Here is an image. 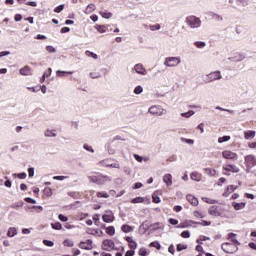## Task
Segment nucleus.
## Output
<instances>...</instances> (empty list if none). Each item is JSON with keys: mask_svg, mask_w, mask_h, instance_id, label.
<instances>
[{"mask_svg": "<svg viewBox=\"0 0 256 256\" xmlns=\"http://www.w3.org/2000/svg\"><path fill=\"white\" fill-rule=\"evenodd\" d=\"M93 11H95V4H89L85 9L86 15H90Z\"/></svg>", "mask_w": 256, "mask_h": 256, "instance_id": "27", "label": "nucleus"}, {"mask_svg": "<svg viewBox=\"0 0 256 256\" xmlns=\"http://www.w3.org/2000/svg\"><path fill=\"white\" fill-rule=\"evenodd\" d=\"M181 237H183V239H189V237H191V233H189V231H183L181 233Z\"/></svg>", "mask_w": 256, "mask_h": 256, "instance_id": "57", "label": "nucleus"}, {"mask_svg": "<svg viewBox=\"0 0 256 256\" xmlns=\"http://www.w3.org/2000/svg\"><path fill=\"white\" fill-rule=\"evenodd\" d=\"M181 141H183V143H187L188 145H193L195 143L193 139H187V138H182Z\"/></svg>", "mask_w": 256, "mask_h": 256, "instance_id": "55", "label": "nucleus"}, {"mask_svg": "<svg viewBox=\"0 0 256 256\" xmlns=\"http://www.w3.org/2000/svg\"><path fill=\"white\" fill-rule=\"evenodd\" d=\"M90 183H99V176H88Z\"/></svg>", "mask_w": 256, "mask_h": 256, "instance_id": "39", "label": "nucleus"}, {"mask_svg": "<svg viewBox=\"0 0 256 256\" xmlns=\"http://www.w3.org/2000/svg\"><path fill=\"white\" fill-rule=\"evenodd\" d=\"M63 9H65V5L61 4L54 9V13H61V11H63Z\"/></svg>", "mask_w": 256, "mask_h": 256, "instance_id": "50", "label": "nucleus"}, {"mask_svg": "<svg viewBox=\"0 0 256 256\" xmlns=\"http://www.w3.org/2000/svg\"><path fill=\"white\" fill-rule=\"evenodd\" d=\"M80 249H85L86 251H91L93 249V240H87L86 242L79 243Z\"/></svg>", "mask_w": 256, "mask_h": 256, "instance_id": "13", "label": "nucleus"}, {"mask_svg": "<svg viewBox=\"0 0 256 256\" xmlns=\"http://www.w3.org/2000/svg\"><path fill=\"white\" fill-rule=\"evenodd\" d=\"M190 179H192V181H201V174H199V172H193L190 174Z\"/></svg>", "mask_w": 256, "mask_h": 256, "instance_id": "23", "label": "nucleus"}, {"mask_svg": "<svg viewBox=\"0 0 256 256\" xmlns=\"http://www.w3.org/2000/svg\"><path fill=\"white\" fill-rule=\"evenodd\" d=\"M97 197L108 199L109 194L107 192H98Z\"/></svg>", "mask_w": 256, "mask_h": 256, "instance_id": "46", "label": "nucleus"}, {"mask_svg": "<svg viewBox=\"0 0 256 256\" xmlns=\"http://www.w3.org/2000/svg\"><path fill=\"white\" fill-rule=\"evenodd\" d=\"M101 17H103V19H111V17H113V13L111 12H100Z\"/></svg>", "mask_w": 256, "mask_h": 256, "instance_id": "31", "label": "nucleus"}, {"mask_svg": "<svg viewBox=\"0 0 256 256\" xmlns=\"http://www.w3.org/2000/svg\"><path fill=\"white\" fill-rule=\"evenodd\" d=\"M110 181H113V178L111 176L107 175H98V185H105V183H109Z\"/></svg>", "mask_w": 256, "mask_h": 256, "instance_id": "14", "label": "nucleus"}, {"mask_svg": "<svg viewBox=\"0 0 256 256\" xmlns=\"http://www.w3.org/2000/svg\"><path fill=\"white\" fill-rule=\"evenodd\" d=\"M236 189H237V186L229 185V186L227 187V189L224 191L223 197H229V195H230L231 193H233V191H236Z\"/></svg>", "mask_w": 256, "mask_h": 256, "instance_id": "20", "label": "nucleus"}, {"mask_svg": "<svg viewBox=\"0 0 256 256\" xmlns=\"http://www.w3.org/2000/svg\"><path fill=\"white\" fill-rule=\"evenodd\" d=\"M163 182L167 187H171V185H173V176L171 174L164 175Z\"/></svg>", "mask_w": 256, "mask_h": 256, "instance_id": "16", "label": "nucleus"}, {"mask_svg": "<svg viewBox=\"0 0 256 256\" xmlns=\"http://www.w3.org/2000/svg\"><path fill=\"white\" fill-rule=\"evenodd\" d=\"M54 181H65V179H69V176H54Z\"/></svg>", "mask_w": 256, "mask_h": 256, "instance_id": "45", "label": "nucleus"}, {"mask_svg": "<svg viewBox=\"0 0 256 256\" xmlns=\"http://www.w3.org/2000/svg\"><path fill=\"white\" fill-rule=\"evenodd\" d=\"M187 201H189L193 207H197V205H199V199L191 194L187 195Z\"/></svg>", "mask_w": 256, "mask_h": 256, "instance_id": "18", "label": "nucleus"}, {"mask_svg": "<svg viewBox=\"0 0 256 256\" xmlns=\"http://www.w3.org/2000/svg\"><path fill=\"white\" fill-rule=\"evenodd\" d=\"M45 137H57V131L48 129L44 133Z\"/></svg>", "mask_w": 256, "mask_h": 256, "instance_id": "26", "label": "nucleus"}, {"mask_svg": "<svg viewBox=\"0 0 256 256\" xmlns=\"http://www.w3.org/2000/svg\"><path fill=\"white\" fill-rule=\"evenodd\" d=\"M215 109H216L217 111H227V113H231V114L235 113V110L225 109V108H222V107H220V106H216Z\"/></svg>", "mask_w": 256, "mask_h": 256, "instance_id": "42", "label": "nucleus"}, {"mask_svg": "<svg viewBox=\"0 0 256 256\" xmlns=\"http://www.w3.org/2000/svg\"><path fill=\"white\" fill-rule=\"evenodd\" d=\"M161 29V25L155 24V25H150V31H159Z\"/></svg>", "mask_w": 256, "mask_h": 256, "instance_id": "53", "label": "nucleus"}, {"mask_svg": "<svg viewBox=\"0 0 256 256\" xmlns=\"http://www.w3.org/2000/svg\"><path fill=\"white\" fill-rule=\"evenodd\" d=\"M221 249L224 251V253H228V254L237 253V251L239 250L237 245L229 242L223 243L221 246Z\"/></svg>", "mask_w": 256, "mask_h": 256, "instance_id": "5", "label": "nucleus"}, {"mask_svg": "<svg viewBox=\"0 0 256 256\" xmlns=\"http://www.w3.org/2000/svg\"><path fill=\"white\" fill-rule=\"evenodd\" d=\"M183 249H187V245L178 244L177 247H176V251H178V252L183 251Z\"/></svg>", "mask_w": 256, "mask_h": 256, "instance_id": "56", "label": "nucleus"}, {"mask_svg": "<svg viewBox=\"0 0 256 256\" xmlns=\"http://www.w3.org/2000/svg\"><path fill=\"white\" fill-rule=\"evenodd\" d=\"M106 233L108 235H111V237H113V235H115V227H113V226L107 227L106 228Z\"/></svg>", "mask_w": 256, "mask_h": 256, "instance_id": "36", "label": "nucleus"}, {"mask_svg": "<svg viewBox=\"0 0 256 256\" xmlns=\"http://www.w3.org/2000/svg\"><path fill=\"white\" fill-rule=\"evenodd\" d=\"M135 255V251L134 250H128L126 253H125V256H133Z\"/></svg>", "mask_w": 256, "mask_h": 256, "instance_id": "64", "label": "nucleus"}, {"mask_svg": "<svg viewBox=\"0 0 256 256\" xmlns=\"http://www.w3.org/2000/svg\"><path fill=\"white\" fill-rule=\"evenodd\" d=\"M224 171H230L231 173H239L240 169L235 164H227L226 166H223Z\"/></svg>", "mask_w": 256, "mask_h": 256, "instance_id": "15", "label": "nucleus"}, {"mask_svg": "<svg viewBox=\"0 0 256 256\" xmlns=\"http://www.w3.org/2000/svg\"><path fill=\"white\" fill-rule=\"evenodd\" d=\"M145 201V198L143 197H136L132 199L131 203L137 204V203H143Z\"/></svg>", "mask_w": 256, "mask_h": 256, "instance_id": "40", "label": "nucleus"}, {"mask_svg": "<svg viewBox=\"0 0 256 256\" xmlns=\"http://www.w3.org/2000/svg\"><path fill=\"white\" fill-rule=\"evenodd\" d=\"M204 173L206 175H210V177H215V175H217V171L215 169H211V168H205Z\"/></svg>", "mask_w": 256, "mask_h": 256, "instance_id": "25", "label": "nucleus"}, {"mask_svg": "<svg viewBox=\"0 0 256 256\" xmlns=\"http://www.w3.org/2000/svg\"><path fill=\"white\" fill-rule=\"evenodd\" d=\"M244 163L246 166V171L249 173L253 167H256V156L253 154L244 157Z\"/></svg>", "mask_w": 256, "mask_h": 256, "instance_id": "3", "label": "nucleus"}, {"mask_svg": "<svg viewBox=\"0 0 256 256\" xmlns=\"http://www.w3.org/2000/svg\"><path fill=\"white\" fill-rule=\"evenodd\" d=\"M195 115V111L189 110L188 112L181 113V117H185L186 119H189V117H193Z\"/></svg>", "mask_w": 256, "mask_h": 256, "instance_id": "29", "label": "nucleus"}, {"mask_svg": "<svg viewBox=\"0 0 256 256\" xmlns=\"http://www.w3.org/2000/svg\"><path fill=\"white\" fill-rule=\"evenodd\" d=\"M256 135V132L253 130H247L244 132V139H246L247 141L254 139Z\"/></svg>", "mask_w": 256, "mask_h": 256, "instance_id": "19", "label": "nucleus"}, {"mask_svg": "<svg viewBox=\"0 0 256 256\" xmlns=\"http://www.w3.org/2000/svg\"><path fill=\"white\" fill-rule=\"evenodd\" d=\"M134 93H135V95H141V93H143V87L142 86H137L134 89Z\"/></svg>", "mask_w": 256, "mask_h": 256, "instance_id": "47", "label": "nucleus"}, {"mask_svg": "<svg viewBox=\"0 0 256 256\" xmlns=\"http://www.w3.org/2000/svg\"><path fill=\"white\" fill-rule=\"evenodd\" d=\"M56 75H57L58 77H65V75H73V72H71V71H61V70H58V71L56 72Z\"/></svg>", "mask_w": 256, "mask_h": 256, "instance_id": "28", "label": "nucleus"}, {"mask_svg": "<svg viewBox=\"0 0 256 256\" xmlns=\"http://www.w3.org/2000/svg\"><path fill=\"white\" fill-rule=\"evenodd\" d=\"M96 29L99 31V33H106L107 31V27L105 25H97Z\"/></svg>", "mask_w": 256, "mask_h": 256, "instance_id": "37", "label": "nucleus"}, {"mask_svg": "<svg viewBox=\"0 0 256 256\" xmlns=\"http://www.w3.org/2000/svg\"><path fill=\"white\" fill-rule=\"evenodd\" d=\"M203 201H205V203H209L210 205H215V203H217V200H213L211 198H203Z\"/></svg>", "mask_w": 256, "mask_h": 256, "instance_id": "51", "label": "nucleus"}, {"mask_svg": "<svg viewBox=\"0 0 256 256\" xmlns=\"http://www.w3.org/2000/svg\"><path fill=\"white\" fill-rule=\"evenodd\" d=\"M245 202L237 203L233 202L232 206L234 207L235 211H241V209H245Z\"/></svg>", "mask_w": 256, "mask_h": 256, "instance_id": "22", "label": "nucleus"}, {"mask_svg": "<svg viewBox=\"0 0 256 256\" xmlns=\"http://www.w3.org/2000/svg\"><path fill=\"white\" fill-rule=\"evenodd\" d=\"M83 149H85L86 151H89L90 153H95V150L93 149V147L89 146L88 144H84Z\"/></svg>", "mask_w": 256, "mask_h": 256, "instance_id": "52", "label": "nucleus"}, {"mask_svg": "<svg viewBox=\"0 0 256 256\" xmlns=\"http://www.w3.org/2000/svg\"><path fill=\"white\" fill-rule=\"evenodd\" d=\"M129 248L130 249H137V242L133 240L132 242L129 243Z\"/></svg>", "mask_w": 256, "mask_h": 256, "instance_id": "63", "label": "nucleus"}, {"mask_svg": "<svg viewBox=\"0 0 256 256\" xmlns=\"http://www.w3.org/2000/svg\"><path fill=\"white\" fill-rule=\"evenodd\" d=\"M231 139V136H223L218 138V143H225Z\"/></svg>", "mask_w": 256, "mask_h": 256, "instance_id": "41", "label": "nucleus"}, {"mask_svg": "<svg viewBox=\"0 0 256 256\" xmlns=\"http://www.w3.org/2000/svg\"><path fill=\"white\" fill-rule=\"evenodd\" d=\"M133 157L138 161V163H143V157L139 154H134Z\"/></svg>", "mask_w": 256, "mask_h": 256, "instance_id": "59", "label": "nucleus"}, {"mask_svg": "<svg viewBox=\"0 0 256 256\" xmlns=\"http://www.w3.org/2000/svg\"><path fill=\"white\" fill-rule=\"evenodd\" d=\"M138 254H139L140 256H147V255H149V252H147V249L141 248V249L138 251Z\"/></svg>", "mask_w": 256, "mask_h": 256, "instance_id": "48", "label": "nucleus"}, {"mask_svg": "<svg viewBox=\"0 0 256 256\" xmlns=\"http://www.w3.org/2000/svg\"><path fill=\"white\" fill-rule=\"evenodd\" d=\"M206 77L208 78L209 83H213V81H221V79H223V75H221V71L219 70L210 72Z\"/></svg>", "mask_w": 256, "mask_h": 256, "instance_id": "7", "label": "nucleus"}, {"mask_svg": "<svg viewBox=\"0 0 256 256\" xmlns=\"http://www.w3.org/2000/svg\"><path fill=\"white\" fill-rule=\"evenodd\" d=\"M245 59V54L240 52L232 53V57H228V61H232L233 63H239Z\"/></svg>", "mask_w": 256, "mask_h": 256, "instance_id": "8", "label": "nucleus"}, {"mask_svg": "<svg viewBox=\"0 0 256 256\" xmlns=\"http://www.w3.org/2000/svg\"><path fill=\"white\" fill-rule=\"evenodd\" d=\"M210 17H211V19H213V21H216L217 23H221V21H223V16H221L215 12H211Z\"/></svg>", "mask_w": 256, "mask_h": 256, "instance_id": "21", "label": "nucleus"}, {"mask_svg": "<svg viewBox=\"0 0 256 256\" xmlns=\"http://www.w3.org/2000/svg\"><path fill=\"white\" fill-rule=\"evenodd\" d=\"M58 219H59V221H62L63 223H67V221H69V218H67V216H65L63 214H59Z\"/></svg>", "mask_w": 256, "mask_h": 256, "instance_id": "44", "label": "nucleus"}, {"mask_svg": "<svg viewBox=\"0 0 256 256\" xmlns=\"http://www.w3.org/2000/svg\"><path fill=\"white\" fill-rule=\"evenodd\" d=\"M51 226L52 229H55L56 231H61L63 229V225H61L59 222L52 223Z\"/></svg>", "mask_w": 256, "mask_h": 256, "instance_id": "33", "label": "nucleus"}, {"mask_svg": "<svg viewBox=\"0 0 256 256\" xmlns=\"http://www.w3.org/2000/svg\"><path fill=\"white\" fill-rule=\"evenodd\" d=\"M185 23L190 29H199L202 25L201 18L193 15L186 17Z\"/></svg>", "mask_w": 256, "mask_h": 256, "instance_id": "2", "label": "nucleus"}, {"mask_svg": "<svg viewBox=\"0 0 256 256\" xmlns=\"http://www.w3.org/2000/svg\"><path fill=\"white\" fill-rule=\"evenodd\" d=\"M222 157H224V159L235 160L238 158V155L235 152L225 150L222 152Z\"/></svg>", "mask_w": 256, "mask_h": 256, "instance_id": "11", "label": "nucleus"}, {"mask_svg": "<svg viewBox=\"0 0 256 256\" xmlns=\"http://www.w3.org/2000/svg\"><path fill=\"white\" fill-rule=\"evenodd\" d=\"M150 247H155L156 249H161V244L159 242H151Z\"/></svg>", "mask_w": 256, "mask_h": 256, "instance_id": "58", "label": "nucleus"}, {"mask_svg": "<svg viewBox=\"0 0 256 256\" xmlns=\"http://www.w3.org/2000/svg\"><path fill=\"white\" fill-rule=\"evenodd\" d=\"M44 193L47 195V197H51V195H53V190L50 187H46L44 189Z\"/></svg>", "mask_w": 256, "mask_h": 256, "instance_id": "43", "label": "nucleus"}, {"mask_svg": "<svg viewBox=\"0 0 256 256\" xmlns=\"http://www.w3.org/2000/svg\"><path fill=\"white\" fill-rule=\"evenodd\" d=\"M19 73H20V75H24V76L33 75V71L31 70V67H29V66H24L23 68H21L19 70Z\"/></svg>", "mask_w": 256, "mask_h": 256, "instance_id": "17", "label": "nucleus"}, {"mask_svg": "<svg viewBox=\"0 0 256 256\" xmlns=\"http://www.w3.org/2000/svg\"><path fill=\"white\" fill-rule=\"evenodd\" d=\"M85 55H86V57H91L92 59H95V60L99 59V56H97V54H95L89 50H87L85 52Z\"/></svg>", "mask_w": 256, "mask_h": 256, "instance_id": "32", "label": "nucleus"}, {"mask_svg": "<svg viewBox=\"0 0 256 256\" xmlns=\"http://www.w3.org/2000/svg\"><path fill=\"white\" fill-rule=\"evenodd\" d=\"M121 230L123 231V233H131V231H133V228L129 225H123L121 227Z\"/></svg>", "mask_w": 256, "mask_h": 256, "instance_id": "35", "label": "nucleus"}, {"mask_svg": "<svg viewBox=\"0 0 256 256\" xmlns=\"http://www.w3.org/2000/svg\"><path fill=\"white\" fill-rule=\"evenodd\" d=\"M195 47H197V49H204V47H207V44L203 41H197L194 43Z\"/></svg>", "mask_w": 256, "mask_h": 256, "instance_id": "30", "label": "nucleus"}, {"mask_svg": "<svg viewBox=\"0 0 256 256\" xmlns=\"http://www.w3.org/2000/svg\"><path fill=\"white\" fill-rule=\"evenodd\" d=\"M209 215L212 217H223L229 219V210L221 206H211L208 210Z\"/></svg>", "mask_w": 256, "mask_h": 256, "instance_id": "1", "label": "nucleus"}, {"mask_svg": "<svg viewBox=\"0 0 256 256\" xmlns=\"http://www.w3.org/2000/svg\"><path fill=\"white\" fill-rule=\"evenodd\" d=\"M26 203H32L33 205H35L37 203V200L31 198V197H27L25 198Z\"/></svg>", "mask_w": 256, "mask_h": 256, "instance_id": "60", "label": "nucleus"}, {"mask_svg": "<svg viewBox=\"0 0 256 256\" xmlns=\"http://www.w3.org/2000/svg\"><path fill=\"white\" fill-rule=\"evenodd\" d=\"M150 115H155L156 117H162V115H167V110H165L160 105H153L148 109Z\"/></svg>", "mask_w": 256, "mask_h": 256, "instance_id": "4", "label": "nucleus"}, {"mask_svg": "<svg viewBox=\"0 0 256 256\" xmlns=\"http://www.w3.org/2000/svg\"><path fill=\"white\" fill-rule=\"evenodd\" d=\"M35 175V168L31 167L28 169V177H33Z\"/></svg>", "mask_w": 256, "mask_h": 256, "instance_id": "61", "label": "nucleus"}, {"mask_svg": "<svg viewBox=\"0 0 256 256\" xmlns=\"http://www.w3.org/2000/svg\"><path fill=\"white\" fill-rule=\"evenodd\" d=\"M43 244L46 245V247H53V245H55L51 240H43Z\"/></svg>", "mask_w": 256, "mask_h": 256, "instance_id": "54", "label": "nucleus"}, {"mask_svg": "<svg viewBox=\"0 0 256 256\" xmlns=\"http://www.w3.org/2000/svg\"><path fill=\"white\" fill-rule=\"evenodd\" d=\"M104 223H113L115 221V216L111 210H107L106 213L102 216Z\"/></svg>", "mask_w": 256, "mask_h": 256, "instance_id": "9", "label": "nucleus"}, {"mask_svg": "<svg viewBox=\"0 0 256 256\" xmlns=\"http://www.w3.org/2000/svg\"><path fill=\"white\" fill-rule=\"evenodd\" d=\"M15 235H17V228H9L8 230V237H15Z\"/></svg>", "mask_w": 256, "mask_h": 256, "instance_id": "34", "label": "nucleus"}, {"mask_svg": "<svg viewBox=\"0 0 256 256\" xmlns=\"http://www.w3.org/2000/svg\"><path fill=\"white\" fill-rule=\"evenodd\" d=\"M115 247V242L113 240H104L102 242V249L104 251H111V249H113Z\"/></svg>", "mask_w": 256, "mask_h": 256, "instance_id": "10", "label": "nucleus"}, {"mask_svg": "<svg viewBox=\"0 0 256 256\" xmlns=\"http://www.w3.org/2000/svg\"><path fill=\"white\" fill-rule=\"evenodd\" d=\"M181 63V57H167L165 58V67H177Z\"/></svg>", "mask_w": 256, "mask_h": 256, "instance_id": "6", "label": "nucleus"}, {"mask_svg": "<svg viewBox=\"0 0 256 256\" xmlns=\"http://www.w3.org/2000/svg\"><path fill=\"white\" fill-rule=\"evenodd\" d=\"M134 71L138 75H147V69H145V67H143V64H141V63L134 65Z\"/></svg>", "mask_w": 256, "mask_h": 256, "instance_id": "12", "label": "nucleus"}, {"mask_svg": "<svg viewBox=\"0 0 256 256\" xmlns=\"http://www.w3.org/2000/svg\"><path fill=\"white\" fill-rule=\"evenodd\" d=\"M153 203H161V198L157 195L152 196Z\"/></svg>", "mask_w": 256, "mask_h": 256, "instance_id": "62", "label": "nucleus"}, {"mask_svg": "<svg viewBox=\"0 0 256 256\" xmlns=\"http://www.w3.org/2000/svg\"><path fill=\"white\" fill-rule=\"evenodd\" d=\"M236 237H237V234H235V233H230L228 235V239H230L232 241V243H235V245H241V243H239V240L236 239Z\"/></svg>", "mask_w": 256, "mask_h": 256, "instance_id": "24", "label": "nucleus"}, {"mask_svg": "<svg viewBox=\"0 0 256 256\" xmlns=\"http://www.w3.org/2000/svg\"><path fill=\"white\" fill-rule=\"evenodd\" d=\"M64 247H73V241L66 239L63 242Z\"/></svg>", "mask_w": 256, "mask_h": 256, "instance_id": "49", "label": "nucleus"}, {"mask_svg": "<svg viewBox=\"0 0 256 256\" xmlns=\"http://www.w3.org/2000/svg\"><path fill=\"white\" fill-rule=\"evenodd\" d=\"M14 177H18V179H27V173L22 172V173H14L13 174Z\"/></svg>", "mask_w": 256, "mask_h": 256, "instance_id": "38", "label": "nucleus"}]
</instances>
